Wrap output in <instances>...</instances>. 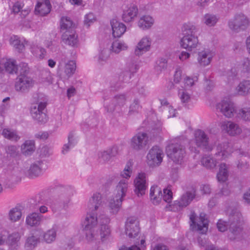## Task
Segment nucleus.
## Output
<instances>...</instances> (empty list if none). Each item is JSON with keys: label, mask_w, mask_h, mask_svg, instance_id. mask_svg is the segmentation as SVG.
Returning <instances> with one entry per match:
<instances>
[{"label": "nucleus", "mask_w": 250, "mask_h": 250, "mask_svg": "<svg viewBox=\"0 0 250 250\" xmlns=\"http://www.w3.org/2000/svg\"><path fill=\"white\" fill-rule=\"evenodd\" d=\"M102 204V195L99 193H94L89 200L88 208L91 212L87 213L82 225L83 231L88 241L99 239L102 241L107 239L110 234V229L108 225L110 219L104 215L97 217L95 211Z\"/></svg>", "instance_id": "f257e3e1"}, {"label": "nucleus", "mask_w": 250, "mask_h": 250, "mask_svg": "<svg viewBox=\"0 0 250 250\" xmlns=\"http://www.w3.org/2000/svg\"><path fill=\"white\" fill-rule=\"evenodd\" d=\"M29 68L27 63H20L19 73L16 79L15 88L18 92L27 93L34 84L33 78L29 76Z\"/></svg>", "instance_id": "f03ea898"}, {"label": "nucleus", "mask_w": 250, "mask_h": 250, "mask_svg": "<svg viewBox=\"0 0 250 250\" xmlns=\"http://www.w3.org/2000/svg\"><path fill=\"white\" fill-rule=\"evenodd\" d=\"M183 37L180 40V44L182 48L188 51L196 47L198 39L196 35V28L192 23L188 22L183 24L182 27Z\"/></svg>", "instance_id": "7ed1b4c3"}, {"label": "nucleus", "mask_w": 250, "mask_h": 250, "mask_svg": "<svg viewBox=\"0 0 250 250\" xmlns=\"http://www.w3.org/2000/svg\"><path fill=\"white\" fill-rule=\"evenodd\" d=\"M241 219V214L236 211L230 214L228 222L221 219L219 220L217 223V227L219 231L224 232L227 230L229 226V231L234 235L237 236L242 231Z\"/></svg>", "instance_id": "20e7f679"}, {"label": "nucleus", "mask_w": 250, "mask_h": 250, "mask_svg": "<svg viewBox=\"0 0 250 250\" xmlns=\"http://www.w3.org/2000/svg\"><path fill=\"white\" fill-rule=\"evenodd\" d=\"M228 144L227 143H222L219 144L216 148V152L214 154V158L210 156H204L201 160V163L207 168L212 169L214 168L218 161L225 159L229 154L227 150Z\"/></svg>", "instance_id": "39448f33"}, {"label": "nucleus", "mask_w": 250, "mask_h": 250, "mask_svg": "<svg viewBox=\"0 0 250 250\" xmlns=\"http://www.w3.org/2000/svg\"><path fill=\"white\" fill-rule=\"evenodd\" d=\"M56 190L59 195L53 201L54 208L58 210L65 209L73 194V189L70 187L60 186L56 188Z\"/></svg>", "instance_id": "423d86ee"}, {"label": "nucleus", "mask_w": 250, "mask_h": 250, "mask_svg": "<svg viewBox=\"0 0 250 250\" xmlns=\"http://www.w3.org/2000/svg\"><path fill=\"white\" fill-rule=\"evenodd\" d=\"M166 152L167 156L176 164H181L186 154L185 147L178 142L168 145Z\"/></svg>", "instance_id": "0eeeda50"}, {"label": "nucleus", "mask_w": 250, "mask_h": 250, "mask_svg": "<svg viewBox=\"0 0 250 250\" xmlns=\"http://www.w3.org/2000/svg\"><path fill=\"white\" fill-rule=\"evenodd\" d=\"M47 104V102L43 101L31 106L30 113L34 121L41 124H44L47 122V116L45 113Z\"/></svg>", "instance_id": "6e6552de"}, {"label": "nucleus", "mask_w": 250, "mask_h": 250, "mask_svg": "<svg viewBox=\"0 0 250 250\" xmlns=\"http://www.w3.org/2000/svg\"><path fill=\"white\" fill-rule=\"evenodd\" d=\"M190 228L193 230L198 231L200 233H205L208 229V221L206 218L205 215L201 213L199 217L197 218L194 212L190 215Z\"/></svg>", "instance_id": "1a4fd4ad"}, {"label": "nucleus", "mask_w": 250, "mask_h": 250, "mask_svg": "<svg viewBox=\"0 0 250 250\" xmlns=\"http://www.w3.org/2000/svg\"><path fill=\"white\" fill-rule=\"evenodd\" d=\"M163 150L158 146H153L149 151L147 156V164L150 167L159 166L163 161Z\"/></svg>", "instance_id": "9d476101"}, {"label": "nucleus", "mask_w": 250, "mask_h": 250, "mask_svg": "<svg viewBox=\"0 0 250 250\" xmlns=\"http://www.w3.org/2000/svg\"><path fill=\"white\" fill-rule=\"evenodd\" d=\"M228 24L232 30L239 32L247 28L249 24V20L244 14L240 13L236 15L233 19L229 20Z\"/></svg>", "instance_id": "9b49d317"}, {"label": "nucleus", "mask_w": 250, "mask_h": 250, "mask_svg": "<svg viewBox=\"0 0 250 250\" xmlns=\"http://www.w3.org/2000/svg\"><path fill=\"white\" fill-rule=\"evenodd\" d=\"M139 221L134 217H128L125 223L126 234L129 238H135L140 232Z\"/></svg>", "instance_id": "f8f14e48"}, {"label": "nucleus", "mask_w": 250, "mask_h": 250, "mask_svg": "<svg viewBox=\"0 0 250 250\" xmlns=\"http://www.w3.org/2000/svg\"><path fill=\"white\" fill-rule=\"evenodd\" d=\"M194 141L197 147L207 151L211 150V147L208 145L209 138L203 130L197 129L195 131Z\"/></svg>", "instance_id": "ddd939ff"}, {"label": "nucleus", "mask_w": 250, "mask_h": 250, "mask_svg": "<svg viewBox=\"0 0 250 250\" xmlns=\"http://www.w3.org/2000/svg\"><path fill=\"white\" fill-rule=\"evenodd\" d=\"M148 137L145 132H139L132 137L131 146L136 150L144 149L148 143Z\"/></svg>", "instance_id": "4468645a"}, {"label": "nucleus", "mask_w": 250, "mask_h": 250, "mask_svg": "<svg viewBox=\"0 0 250 250\" xmlns=\"http://www.w3.org/2000/svg\"><path fill=\"white\" fill-rule=\"evenodd\" d=\"M195 194L190 191H187L183 194L179 200L174 201L172 205L173 211L180 210L183 208L188 206L195 198Z\"/></svg>", "instance_id": "2eb2a0df"}, {"label": "nucleus", "mask_w": 250, "mask_h": 250, "mask_svg": "<svg viewBox=\"0 0 250 250\" xmlns=\"http://www.w3.org/2000/svg\"><path fill=\"white\" fill-rule=\"evenodd\" d=\"M135 193L138 197L142 196L146 193L147 188L146 180V174L145 173H139L138 176L134 181Z\"/></svg>", "instance_id": "dca6fc26"}, {"label": "nucleus", "mask_w": 250, "mask_h": 250, "mask_svg": "<svg viewBox=\"0 0 250 250\" xmlns=\"http://www.w3.org/2000/svg\"><path fill=\"white\" fill-rule=\"evenodd\" d=\"M125 94L117 95L112 99V103L105 106V108L108 112H113L116 110L119 112L121 107L125 104Z\"/></svg>", "instance_id": "f3484780"}, {"label": "nucleus", "mask_w": 250, "mask_h": 250, "mask_svg": "<svg viewBox=\"0 0 250 250\" xmlns=\"http://www.w3.org/2000/svg\"><path fill=\"white\" fill-rule=\"evenodd\" d=\"M51 5L49 0H38L35 7V15L44 16L50 13Z\"/></svg>", "instance_id": "a211bd4d"}, {"label": "nucleus", "mask_w": 250, "mask_h": 250, "mask_svg": "<svg viewBox=\"0 0 250 250\" xmlns=\"http://www.w3.org/2000/svg\"><path fill=\"white\" fill-rule=\"evenodd\" d=\"M216 108L219 109L224 116L230 118L235 112L233 104L230 101L222 100L216 105Z\"/></svg>", "instance_id": "6ab92c4d"}, {"label": "nucleus", "mask_w": 250, "mask_h": 250, "mask_svg": "<svg viewBox=\"0 0 250 250\" xmlns=\"http://www.w3.org/2000/svg\"><path fill=\"white\" fill-rule=\"evenodd\" d=\"M43 165V162L42 160L37 161L32 163L26 173L27 176L33 179L42 175Z\"/></svg>", "instance_id": "aec40b11"}, {"label": "nucleus", "mask_w": 250, "mask_h": 250, "mask_svg": "<svg viewBox=\"0 0 250 250\" xmlns=\"http://www.w3.org/2000/svg\"><path fill=\"white\" fill-rule=\"evenodd\" d=\"M110 24L112 27V36L115 38L121 37L126 31V27L125 24L116 19L111 20Z\"/></svg>", "instance_id": "412c9836"}, {"label": "nucleus", "mask_w": 250, "mask_h": 250, "mask_svg": "<svg viewBox=\"0 0 250 250\" xmlns=\"http://www.w3.org/2000/svg\"><path fill=\"white\" fill-rule=\"evenodd\" d=\"M139 68V65L136 64H129L127 69L121 73L119 76L120 80L125 83L128 82L131 78L132 76L137 72Z\"/></svg>", "instance_id": "4be33fe9"}, {"label": "nucleus", "mask_w": 250, "mask_h": 250, "mask_svg": "<svg viewBox=\"0 0 250 250\" xmlns=\"http://www.w3.org/2000/svg\"><path fill=\"white\" fill-rule=\"evenodd\" d=\"M118 153V147L116 146H113L106 150L100 152L98 154L99 159L103 161L104 162L109 161L112 158L115 157Z\"/></svg>", "instance_id": "5701e85b"}, {"label": "nucleus", "mask_w": 250, "mask_h": 250, "mask_svg": "<svg viewBox=\"0 0 250 250\" xmlns=\"http://www.w3.org/2000/svg\"><path fill=\"white\" fill-rule=\"evenodd\" d=\"M151 42L147 37H144L138 43L134 53L136 56H140L150 49Z\"/></svg>", "instance_id": "b1692460"}, {"label": "nucleus", "mask_w": 250, "mask_h": 250, "mask_svg": "<svg viewBox=\"0 0 250 250\" xmlns=\"http://www.w3.org/2000/svg\"><path fill=\"white\" fill-rule=\"evenodd\" d=\"M63 42L71 46H75L78 42V36L76 31H64L62 36Z\"/></svg>", "instance_id": "393cba45"}, {"label": "nucleus", "mask_w": 250, "mask_h": 250, "mask_svg": "<svg viewBox=\"0 0 250 250\" xmlns=\"http://www.w3.org/2000/svg\"><path fill=\"white\" fill-rule=\"evenodd\" d=\"M149 196L154 205H157L159 204L162 199L163 193L160 187L158 186L153 185L151 186L150 189Z\"/></svg>", "instance_id": "a878e982"}, {"label": "nucleus", "mask_w": 250, "mask_h": 250, "mask_svg": "<svg viewBox=\"0 0 250 250\" xmlns=\"http://www.w3.org/2000/svg\"><path fill=\"white\" fill-rule=\"evenodd\" d=\"M138 13V9L135 4H131L126 10L124 11L122 19L126 22H129L137 16Z\"/></svg>", "instance_id": "bb28decb"}, {"label": "nucleus", "mask_w": 250, "mask_h": 250, "mask_svg": "<svg viewBox=\"0 0 250 250\" xmlns=\"http://www.w3.org/2000/svg\"><path fill=\"white\" fill-rule=\"evenodd\" d=\"M43 216L37 212L28 214L26 218V224L30 227H36L40 225Z\"/></svg>", "instance_id": "cd10ccee"}, {"label": "nucleus", "mask_w": 250, "mask_h": 250, "mask_svg": "<svg viewBox=\"0 0 250 250\" xmlns=\"http://www.w3.org/2000/svg\"><path fill=\"white\" fill-rule=\"evenodd\" d=\"M7 243L12 250H17L20 245V240L21 239L20 234L18 232L13 233L11 234L7 235L6 237Z\"/></svg>", "instance_id": "c85d7f7f"}, {"label": "nucleus", "mask_w": 250, "mask_h": 250, "mask_svg": "<svg viewBox=\"0 0 250 250\" xmlns=\"http://www.w3.org/2000/svg\"><path fill=\"white\" fill-rule=\"evenodd\" d=\"M10 43L19 53L22 52L25 49V46L27 43L24 38L20 39L17 36H14L10 39Z\"/></svg>", "instance_id": "c756f323"}, {"label": "nucleus", "mask_w": 250, "mask_h": 250, "mask_svg": "<svg viewBox=\"0 0 250 250\" xmlns=\"http://www.w3.org/2000/svg\"><path fill=\"white\" fill-rule=\"evenodd\" d=\"M127 189V181L126 179L121 180L116 186V196L123 200V198L126 195Z\"/></svg>", "instance_id": "7c9ffc66"}, {"label": "nucleus", "mask_w": 250, "mask_h": 250, "mask_svg": "<svg viewBox=\"0 0 250 250\" xmlns=\"http://www.w3.org/2000/svg\"><path fill=\"white\" fill-rule=\"evenodd\" d=\"M40 234L32 235L28 237L25 244V248L26 250H32L40 242V236L42 235V232H39Z\"/></svg>", "instance_id": "2f4dec72"}, {"label": "nucleus", "mask_w": 250, "mask_h": 250, "mask_svg": "<svg viewBox=\"0 0 250 250\" xmlns=\"http://www.w3.org/2000/svg\"><path fill=\"white\" fill-rule=\"evenodd\" d=\"M153 23L154 20L151 16L145 15L140 18L138 25L143 30H146L150 28Z\"/></svg>", "instance_id": "473e14b6"}, {"label": "nucleus", "mask_w": 250, "mask_h": 250, "mask_svg": "<svg viewBox=\"0 0 250 250\" xmlns=\"http://www.w3.org/2000/svg\"><path fill=\"white\" fill-rule=\"evenodd\" d=\"M61 29L65 31H75V24L71 20L70 18L67 17H63L61 18L60 22Z\"/></svg>", "instance_id": "72a5a7b5"}, {"label": "nucleus", "mask_w": 250, "mask_h": 250, "mask_svg": "<svg viewBox=\"0 0 250 250\" xmlns=\"http://www.w3.org/2000/svg\"><path fill=\"white\" fill-rule=\"evenodd\" d=\"M22 153L25 155H31L35 150V142L33 140H26L21 146Z\"/></svg>", "instance_id": "f704fd0d"}, {"label": "nucleus", "mask_w": 250, "mask_h": 250, "mask_svg": "<svg viewBox=\"0 0 250 250\" xmlns=\"http://www.w3.org/2000/svg\"><path fill=\"white\" fill-rule=\"evenodd\" d=\"M211 59V54L208 51L204 50L198 53V61L201 65H208Z\"/></svg>", "instance_id": "c9c22d12"}, {"label": "nucleus", "mask_w": 250, "mask_h": 250, "mask_svg": "<svg viewBox=\"0 0 250 250\" xmlns=\"http://www.w3.org/2000/svg\"><path fill=\"white\" fill-rule=\"evenodd\" d=\"M228 167L225 163H221L219 165V172L217 174L218 181L220 183L226 182L228 178Z\"/></svg>", "instance_id": "e433bc0d"}, {"label": "nucleus", "mask_w": 250, "mask_h": 250, "mask_svg": "<svg viewBox=\"0 0 250 250\" xmlns=\"http://www.w3.org/2000/svg\"><path fill=\"white\" fill-rule=\"evenodd\" d=\"M67 144H65L63 145L62 150V153L63 154L67 153L71 148L74 147V146L77 144V140L74 137V134L73 132H70L68 136Z\"/></svg>", "instance_id": "4c0bfd02"}, {"label": "nucleus", "mask_w": 250, "mask_h": 250, "mask_svg": "<svg viewBox=\"0 0 250 250\" xmlns=\"http://www.w3.org/2000/svg\"><path fill=\"white\" fill-rule=\"evenodd\" d=\"M239 94L246 95L250 93V81L244 80L241 82L236 87Z\"/></svg>", "instance_id": "58836bf2"}, {"label": "nucleus", "mask_w": 250, "mask_h": 250, "mask_svg": "<svg viewBox=\"0 0 250 250\" xmlns=\"http://www.w3.org/2000/svg\"><path fill=\"white\" fill-rule=\"evenodd\" d=\"M5 71L9 74H19L20 64L18 65L16 61H7L4 64Z\"/></svg>", "instance_id": "ea45409f"}, {"label": "nucleus", "mask_w": 250, "mask_h": 250, "mask_svg": "<svg viewBox=\"0 0 250 250\" xmlns=\"http://www.w3.org/2000/svg\"><path fill=\"white\" fill-rule=\"evenodd\" d=\"M21 217V209L17 207L11 209L9 212L8 219L12 222H16Z\"/></svg>", "instance_id": "a19ab883"}, {"label": "nucleus", "mask_w": 250, "mask_h": 250, "mask_svg": "<svg viewBox=\"0 0 250 250\" xmlns=\"http://www.w3.org/2000/svg\"><path fill=\"white\" fill-rule=\"evenodd\" d=\"M2 135L5 138L15 142L20 139V137L15 131H11L8 128H4L2 132Z\"/></svg>", "instance_id": "79ce46f5"}, {"label": "nucleus", "mask_w": 250, "mask_h": 250, "mask_svg": "<svg viewBox=\"0 0 250 250\" xmlns=\"http://www.w3.org/2000/svg\"><path fill=\"white\" fill-rule=\"evenodd\" d=\"M237 116L240 119L250 122V107H244L237 113Z\"/></svg>", "instance_id": "37998d69"}, {"label": "nucleus", "mask_w": 250, "mask_h": 250, "mask_svg": "<svg viewBox=\"0 0 250 250\" xmlns=\"http://www.w3.org/2000/svg\"><path fill=\"white\" fill-rule=\"evenodd\" d=\"M203 21L207 25L211 27L216 24L218 21V19L214 15L206 14L204 16Z\"/></svg>", "instance_id": "c03bdc74"}, {"label": "nucleus", "mask_w": 250, "mask_h": 250, "mask_svg": "<svg viewBox=\"0 0 250 250\" xmlns=\"http://www.w3.org/2000/svg\"><path fill=\"white\" fill-rule=\"evenodd\" d=\"M56 237V230L53 228L52 229L47 230L43 234L44 240L47 243H51L54 241Z\"/></svg>", "instance_id": "a18cd8bd"}, {"label": "nucleus", "mask_w": 250, "mask_h": 250, "mask_svg": "<svg viewBox=\"0 0 250 250\" xmlns=\"http://www.w3.org/2000/svg\"><path fill=\"white\" fill-rule=\"evenodd\" d=\"M112 50L113 52L118 53L121 50L127 49V46L125 43L122 42L118 40L113 42L111 45Z\"/></svg>", "instance_id": "49530a36"}, {"label": "nucleus", "mask_w": 250, "mask_h": 250, "mask_svg": "<svg viewBox=\"0 0 250 250\" xmlns=\"http://www.w3.org/2000/svg\"><path fill=\"white\" fill-rule=\"evenodd\" d=\"M76 63L73 61H69L65 66L64 68V73L66 75L70 77L72 76L75 72L76 70Z\"/></svg>", "instance_id": "de8ad7c7"}, {"label": "nucleus", "mask_w": 250, "mask_h": 250, "mask_svg": "<svg viewBox=\"0 0 250 250\" xmlns=\"http://www.w3.org/2000/svg\"><path fill=\"white\" fill-rule=\"evenodd\" d=\"M227 131L230 135L235 136L239 134L241 132V129L237 124L230 123L229 124Z\"/></svg>", "instance_id": "09e8293b"}, {"label": "nucleus", "mask_w": 250, "mask_h": 250, "mask_svg": "<svg viewBox=\"0 0 250 250\" xmlns=\"http://www.w3.org/2000/svg\"><path fill=\"white\" fill-rule=\"evenodd\" d=\"M167 61L166 59L161 58L156 62L155 69L159 71L165 70L167 67Z\"/></svg>", "instance_id": "8fccbe9b"}, {"label": "nucleus", "mask_w": 250, "mask_h": 250, "mask_svg": "<svg viewBox=\"0 0 250 250\" xmlns=\"http://www.w3.org/2000/svg\"><path fill=\"white\" fill-rule=\"evenodd\" d=\"M123 200L116 196L110 200L109 207L112 209L118 210L121 206Z\"/></svg>", "instance_id": "3c124183"}, {"label": "nucleus", "mask_w": 250, "mask_h": 250, "mask_svg": "<svg viewBox=\"0 0 250 250\" xmlns=\"http://www.w3.org/2000/svg\"><path fill=\"white\" fill-rule=\"evenodd\" d=\"M178 94L181 103L186 106L190 100V95L186 91H181L180 90H179Z\"/></svg>", "instance_id": "603ef678"}, {"label": "nucleus", "mask_w": 250, "mask_h": 250, "mask_svg": "<svg viewBox=\"0 0 250 250\" xmlns=\"http://www.w3.org/2000/svg\"><path fill=\"white\" fill-rule=\"evenodd\" d=\"M36 200H38V203H36V205H39L40 213H44L48 211L47 208L45 206L43 205V204H45V201L41 199V195H37L36 196Z\"/></svg>", "instance_id": "864d4df0"}, {"label": "nucleus", "mask_w": 250, "mask_h": 250, "mask_svg": "<svg viewBox=\"0 0 250 250\" xmlns=\"http://www.w3.org/2000/svg\"><path fill=\"white\" fill-rule=\"evenodd\" d=\"M142 108L140 104V101L138 99H135L129 107V113L138 112Z\"/></svg>", "instance_id": "5fc2aeb1"}, {"label": "nucleus", "mask_w": 250, "mask_h": 250, "mask_svg": "<svg viewBox=\"0 0 250 250\" xmlns=\"http://www.w3.org/2000/svg\"><path fill=\"white\" fill-rule=\"evenodd\" d=\"M172 191L167 188H164L162 196L163 200L166 203H170L172 201Z\"/></svg>", "instance_id": "6e6d98bb"}, {"label": "nucleus", "mask_w": 250, "mask_h": 250, "mask_svg": "<svg viewBox=\"0 0 250 250\" xmlns=\"http://www.w3.org/2000/svg\"><path fill=\"white\" fill-rule=\"evenodd\" d=\"M242 71L250 76V60L245 58L243 61Z\"/></svg>", "instance_id": "4d7b16f0"}, {"label": "nucleus", "mask_w": 250, "mask_h": 250, "mask_svg": "<svg viewBox=\"0 0 250 250\" xmlns=\"http://www.w3.org/2000/svg\"><path fill=\"white\" fill-rule=\"evenodd\" d=\"M107 52L106 50L103 49L100 52L98 61L101 64H103L106 61L108 57V54L107 53Z\"/></svg>", "instance_id": "13d9d810"}, {"label": "nucleus", "mask_w": 250, "mask_h": 250, "mask_svg": "<svg viewBox=\"0 0 250 250\" xmlns=\"http://www.w3.org/2000/svg\"><path fill=\"white\" fill-rule=\"evenodd\" d=\"M23 6V4L20 1L16 2L11 9V13L17 14L18 13L21 12Z\"/></svg>", "instance_id": "bf43d9fd"}, {"label": "nucleus", "mask_w": 250, "mask_h": 250, "mask_svg": "<svg viewBox=\"0 0 250 250\" xmlns=\"http://www.w3.org/2000/svg\"><path fill=\"white\" fill-rule=\"evenodd\" d=\"M6 152L11 157H14L17 155V148L15 146L10 145L5 148Z\"/></svg>", "instance_id": "052dcab7"}, {"label": "nucleus", "mask_w": 250, "mask_h": 250, "mask_svg": "<svg viewBox=\"0 0 250 250\" xmlns=\"http://www.w3.org/2000/svg\"><path fill=\"white\" fill-rule=\"evenodd\" d=\"M96 20V18L94 14L92 13H89L84 16V24L89 26L90 24L93 23Z\"/></svg>", "instance_id": "680f3d73"}, {"label": "nucleus", "mask_w": 250, "mask_h": 250, "mask_svg": "<svg viewBox=\"0 0 250 250\" xmlns=\"http://www.w3.org/2000/svg\"><path fill=\"white\" fill-rule=\"evenodd\" d=\"M130 163L128 162L124 171L121 173V176L125 179H128L130 177V174L132 172V170L130 167Z\"/></svg>", "instance_id": "e2e57ef3"}, {"label": "nucleus", "mask_w": 250, "mask_h": 250, "mask_svg": "<svg viewBox=\"0 0 250 250\" xmlns=\"http://www.w3.org/2000/svg\"><path fill=\"white\" fill-rule=\"evenodd\" d=\"M237 73L235 68H231L230 70L227 72V76L228 81L233 80L237 75Z\"/></svg>", "instance_id": "0e129e2a"}, {"label": "nucleus", "mask_w": 250, "mask_h": 250, "mask_svg": "<svg viewBox=\"0 0 250 250\" xmlns=\"http://www.w3.org/2000/svg\"><path fill=\"white\" fill-rule=\"evenodd\" d=\"M37 52V54L36 55V56L41 59H42L44 57L46 52L45 49L42 47L38 48Z\"/></svg>", "instance_id": "69168bd1"}, {"label": "nucleus", "mask_w": 250, "mask_h": 250, "mask_svg": "<svg viewBox=\"0 0 250 250\" xmlns=\"http://www.w3.org/2000/svg\"><path fill=\"white\" fill-rule=\"evenodd\" d=\"M243 199L245 203L250 204V187L244 193Z\"/></svg>", "instance_id": "338daca9"}, {"label": "nucleus", "mask_w": 250, "mask_h": 250, "mask_svg": "<svg viewBox=\"0 0 250 250\" xmlns=\"http://www.w3.org/2000/svg\"><path fill=\"white\" fill-rule=\"evenodd\" d=\"M153 250H169V249L166 245L162 243H159L154 246Z\"/></svg>", "instance_id": "774afa93"}]
</instances>
